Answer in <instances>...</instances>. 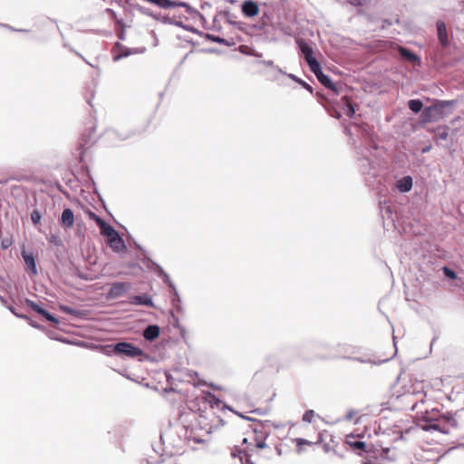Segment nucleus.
Here are the masks:
<instances>
[{"instance_id": "nucleus-1", "label": "nucleus", "mask_w": 464, "mask_h": 464, "mask_svg": "<svg viewBox=\"0 0 464 464\" xmlns=\"http://www.w3.org/2000/svg\"><path fill=\"white\" fill-rule=\"evenodd\" d=\"M456 104V100H434L432 104L425 107L420 114L419 124L424 126L427 123L442 120L452 112L453 107Z\"/></svg>"}, {"instance_id": "nucleus-2", "label": "nucleus", "mask_w": 464, "mask_h": 464, "mask_svg": "<svg viewBox=\"0 0 464 464\" xmlns=\"http://www.w3.org/2000/svg\"><path fill=\"white\" fill-rule=\"evenodd\" d=\"M450 416L451 412H440L438 409L426 411L422 415L420 428L424 431L437 430L443 434L449 433Z\"/></svg>"}, {"instance_id": "nucleus-3", "label": "nucleus", "mask_w": 464, "mask_h": 464, "mask_svg": "<svg viewBox=\"0 0 464 464\" xmlns=\"http://www.w3.org/2000/svg\"><path fill=\"white\" fill-rule=\"evenodd\" d=\"M365 152L357 160V168L362 176H363L366 182L379 176L381 171L380 160L376 157H369L371 153L370 149L366 148Z\"/></svg>"}, {"instance_id": "nucleus-4", "label": "nucleus", "mask_w": 464, "mask_h": 464, "mask_svg": "<svg viewBox=\"0 0 464 464\" xmlns=\"http://www.w3.org/2000/svg\"><path fill=\"white\" fill-rule=\"evenodd\" d=\"M256 445L252 448L246 447V449H241L237 446H235L231 450V457L234 459H238L241 464H256L252 459V452H254L255 449H265L266 447V439H258L255 437Z\"/></svg>"}, {"instance_id": "nucleus-5", "label": "nucleus", "mask_w": 464, "mask_h": 464, "mask_svg": "<svg viewBox=\"0 0 464 464\" xmlns=\"http://www.w3.org/2000/svg\"><path fill=\"white\" fill-rule=\"evenodd\" d=\"M115 352L117 356L121 357L136 358L138 356H142V358L140 359V362H143L149 358L148 355L143 353V351L140 348L128 342L116 343Z\"/></svg>"}, {"instance_id": "nucleus-6", "label": "nucleus", "mask_w": 464, "mask_h": 464, "mask_svg": "<svg viewBox=\"0 0 464 464\" xmlns=\"http://www.w3.org/2000/svg\"><path fill=\"white\" fill-rule=\"evenodd\" d=\"M457 434L464 439V408L450 416L449 433Z\"/></svg>"}, {"instance_id": "nucleus-7", "label": "nucleus", "mask_w": 464, "mask_h": 464, "mask_svg": "<svg viewBox=\"0 0 464 464\" xmlns=\"http://www.w3.org/2000/svg\"><path fill=\"white\" fill-rule=\"evenodd\" d=\"M162 9H173L176 7H184L188 14H192L195 10L186 2L179 0H144Z\"/></svg>"}, {"instance_id": "nucleus-8", "label": "nucleus", "mask_w": 464, "mask_h": 464, "mask_svg": "<svg viewBox=\"0 0 464 464\" xmlns=\"http://www.w3.org/2000/svg\"><path fill=\"white\" fill-rule=\"evenodd\" d=\"M131 289L130 282H114L111 284L110 290L106 293L107 300H114L124 296Z\"/></svg>"}, {"instance_id": "nucleus-9", "label": "nucleus", "mask_w": 464, "mask_h": 464, "mask_svg": "<svg viewBox=\"0 0 464 464\" xmlns=\"http://www.w3.org/2000/svg\"><path fill=\"white\" fill-rule=\"evenodd\" d=\"M238 416H240L242 419L254 421L255 424L252 428L256 437L258 439H266L269 436L270 433V422L268 420L262 421V420H256L255 419H252L250 417H246L241 413L236 412Z\"/></svg>"}, {"instance_id": "nucleus-10", "label": "nucleus", "mask_w": 464, "mask_h": 464, "mask_svg": "<svg viewBox=\"0 0 464 464\" xmlns=\"http://www.w3.org/2000/svg\"><path fill=\"white\" fill-rule=\"evenodd\" d=\"M145 50L146 49L144 47L131 49V48L126 47V46L122 45L121 44H120L119 42H117V43H115V44L113 46L112 60H113V62H118V61L121 60L122 58L128 57L130 54L142 53L145 52Z\"/></svg>"}, {"instance_id": "nucleus-11", "label": "nucleus", "mask_w": 464, "mask_h": 464, "mask_svg": "<svg viewBox=\"0 0 464 464\" xmlns=\"http://www.w3.org/2000/svg\"><path fill=\"white\" fill-rule=\"evenodd\" d=\"M437 36L440 45L443 48H448L450 45V36L444 22L437 21L436 23Z\"/></svg>"}, {"instance_id": "nucleus-12", "label": "nucleus", "mask_w": 464, "mask_h": 464, "mask_svg": "<svg viewBox=\"0 0 464 464\" xmlns=\"http://www.w3.org/2000/svg\"><path fill=\"white\" fill-rule=\"evenodd\" d=\"M396 50H397L400 57L403 61L412 63L413 64H418V65L420 64V56L417 55L415 53L411 52L410 49H408L404 46H401V45H397Z\"/></svg>"}, {"instance_id": "nucleus-13", "label": "nucleus", "mask_w": 464, "mask_h": 464, "mask_svg": "<svg viewBox=\"0 0 464 464\" xmlns=\"http://www.w3.org/2000/svg\"><path fill=\"white\" fill-rule=\"evenodd\" d=\"M241 11L246 17L252 18L258 14L259 6L256 1L246 0L241 4Z\"/></svg>"}, {"instance_id": "nucleus-14", "label": "nucleus", "mask_w": 464, "mask_h": 464, "mask_svg": "<svg viewBox=\"0 0 464 464\" xmlns=\"http://www.w3.org/2000/svg\"><path fill=\"white\" fill-rule=\"evenodd\" d=\"M90 130H91V132L88 134V136L86 134H83L84 143L80 144L79 147L76 149L75 158L80 163L83 162L84 152L86 150V148H85L86 144L88 142L95 141V139L92 136V132L95 131V126H92L90 128Z\"/></svg>"}, {"instance_id": "nucleus-15", "label": "nucleus", "mask_w": 464, "mask_h": 464, "mask_svg": "<svg viewBox=\"0 0 464 464\" xmlns=\"http://www.w3.org/2000/svg\"><path fill=\"white\" fill-rule=\"evenodd\" d=\"M74 220L73 211L69 208H64L60 218L61 226L64 228H72L74 225Z\"/></svg>"}, {"instance_id": "nucleus-16", "label": "nucleus", "mask_w": 464, "mask_h": 464, "mask_svg": "<svg viewBox=\"0 0 464 464\" xmlns=\"http://www.w3.org/2000/svg\"><path fill=\"white\" fill-rule=\"evenodd\" d=\"M108 244L115 252H120L126 249L124 240L118 232L108 238Z\"/></svg>"}, {"instance_id": "nucleus-17", "label": "nucleus", "mask_w": 464, "mask_h": 464, "mask_svg": "<svg viewBox=\"0 0 464 464\" xmlns=\"http://www.w3.org/2000/svg\"><path fill=\"white\" fill-rule=\"evenodd\" d=\"M130 304L133 305H145L149 307L153 306L152 298L148 294L133 295L130 297Z\"/></svg>"}, {"instance_id": "nucleus-18", "label": "nucleus", "mask_w": 464, "mask_h": 464, "mask_svg": "<svg viewBox=\"0 0 464 464\" xmlns=\"http://www.w3.org/2000/svg\"><path fill=\"white\" fill-rule=\"evenodd\" d=\"M160 329L157 324H149L142 332V336L145 340L152 342L160 335Z\"/></svg>"}, {"instance_id": "nucleus-19", "label": "nucleus", "mask_w": 464, "mask_h": 464, "mask_svg": "<svg viewBox=\"0 0 464 464\" xmlns=\"http://www.w3.org/2000/svg\"><path fill=\"white\" fill-rule=\"evenodd\" d=\"M296 44H297L302 54L304 55V60L314 57L313 47L305 40L297 39Z\"/></svg>"}, {"instance_id": "nucleus-20", "label": "nucleus", "mask_w": 464, "mask_h": 464, "mask_svg": "<svg viewBox=\"0 0 464 464\" xmlns=\"http://www.w3.org/2000/svg\"><path fill=\"white\" fill-rule=\"evenodd\" d=\"M59 310L62 311L63 313L72 315L74 318H77V319H83L87 316V311L74 309V308H72L65 304H60Z\"/></svg>"}, {"instance_id": "nucleus-21", "label": "nucleus", "mask_w": 464, "mask_h": 464, "mask_svg": "<svg viewBox=\"0 0 464 464\" xmlns=\"http://www.w3.org/2000/svg\"><path fill=\"white\" fill-rule=\"evenodd\" d=\"M22 256L24 260V263H25L28 270L33 275H36L38 272H37V267H36V261H35L34 255L32 253H27L24 250L22 252Z\"/></svg>"}, {"instance_id": "nucleus-22", "label": "nucleus", "mask_w": 464, "mask_h": 464, "mask_svg": "<svg viewBox=\"0 0 464 464\" xmlns=\"http://www.w3.org/2000/svg\"><path fill=\"white\" fill-rule=\"evenodd\" d=\"M396 188L401 193H407L412 188V178L404 176L397 181Z\"/></svg>"}, {"instance_id": "nucleus-23", "label": "nucleus", "mask_w": 464, "mask_h": 464, "mask_svg": "<svg viewBox=\"0 0 464 464\" xmlns=\"http://www.w3.org/2000/svg\"><path fill=\"white\" fill-rule=\"evenodd\" d=\"M315 76L322 85L334 91V92H337V88L335 84L333 82V81L327 74L324 73L323 71H321V73L319 72Z\"/></svg>"}, {"instance_id": "nucleus-24", "label": "nucleus", "mask_w": 464, "mask_h": 464, "mask_svg": "<svg viewBox=\"0 0 464 464\" xmlns=\"http://www.w3.org/2000/svg\"><path fill=\"white\" fill-rule=\"evenodd\" d=\"M97 226L100 228L101 234L103 237H106L107 238L111 237L117 232L114 229V227H111V225H109L104 219L102 221H101Z\"/></svg>"}, {"instance_id": "nucleus-25", "label": "nucleus", "mask_w": 464, "mask_h": 464, "mask_svg": "<svg viewBox=\"0 0 464 464\" xmlns=\"http://www.w3.org/2000/svg\"><path fill=\"white\" fill-rule=\"evenodd\" d=\"M436 140H446L449 137V128L447 126H438L431 130Z\"/></svg>"}, {"instance_id": "nucleus-26", "label": "nucleus", "mask_w": 464, "mask_h": 464, "mask_svg": "<svg viewBox=\"0 0 464 464\" xmlns=\"http://www.w3.org/2000/svg\"><path fill=\"white\" fill-rule=\"evenodd\" d=\"M206 38L210 42L218 43L219 44H223L227 47H230L235 44V43L232 41H228V40L222 38L218 35H214V34H207Z\"/></svg>"}, {"instance_id": "nucleus-27", "label": "nucleus", "mask_w": 464, "mask_h": 464, "mask_svg": "<svg viewBox=\"0 0 464 464\" xmlns=\"http://www.w3.org/2000/svg\"><path fill=\"white\" fill-rule=\"evenodd\" d=\"M105 135L108 139H111V140H114V139H117L119 140H125L129 138H130L131 136L134 135L133 132L131 133H129V134H124V135H121L120 134L117 130H108L106 132H105Z\"/></svg>"}, {"instance_id": "nucleus-28", "label": "nucleus", "mask_w": 464, "mask_h": 464, "mask_svg": "<svg viewBox=\"0 0 464 464\" xmlns=\"http://www.w3.org/2000/svg\"><path fill=\"white\" fill-rule=\"evenodd\" d=\"M310 71L314 74L321 73V71H323L322 66L318 60L315 57L310 58L305 60Z\"/></svg>"}, {"instance_id": "nucleus-29", "label": "nucleus", "mask_w": 464, "mask_h": 464, "mask_svg": "<svg viewBox=\"0 0 464 464\" xmlns=\"http://www.w3.org/2000/svg\"><path fill=\"white\" fill-rule=\"evenodd\" d=\"M408 108L413 112V113H419L423 111V103L420 99H412L408 102Z\"/></svg>"}, {"instance_id": "nucleus-30", "label": "nucleus", "mask_w": 464, "mask_h": 464, "mask_svg": "<svg viewBox=\"0 0 464 464\" xmlns=\"http://www.w3.org/2000/svg\"><path fill=\"white\" fill-rule=\"evenodd\" d=\"M346 359L357 361L362 363H370V364H382L388 361V359L381 360V361H375L371 358H365V357H352V356H345Z\"/></svg>"}, {"instance_id": "nucleus-31", "label": "nucleus", "mask_w": 464, "mask_h": 464, "mask_svg": "<svg viewBox=\"0 0 464 464\" xmlns=\"http://www.w3.org/2000/svg\"><path fill=\"white\" fill-rule=\"evenodd\" d=\"M285 75L294 82H295L296 83H298L299 85H301L303 88L307 90L309 92L313 93V87L306 82H304V80H302L301 78L297 77L293 73H286Z\"/></svg>"}, {"instance_id": "nucleus-32", "label": "nucleus", "mask_w": 464, "mask_h": 464, "mask_svg": "<svg viewBox=\"0 0 464 464\" xmlns=\"http://www.w3.org/2000/svg\"><path fill=\"white\" fill-rule=\"evenodd\" d=\"M147 266L150 268V269H152L159 277L161 278V276L166 274V272L164 271V269L159 265L157 264L156 262L149 259L148 261V265Z\"/></svg>"}, {"instance_id": "nucleus-33", "label": "nucleus", "mask_w": 464, "mask_h": 464, "mask_svg": "<svg viewBox=\"0 0 464 464\" xmlns=\"http://www.w3.org/2000/svg\"><path fill=\"white\" fill-rule=\"evenodd\" d=\"M101 353L107 356L117 355L115 352V343L101 345Z\"/></svg>"}, {"instance_id": "nucleus-34", "label": "nucleus", "mask_w": 464, "mask_h": 464, "mask_svg": "<svg viewBox=\"0 0 464 464\" xmlns=\"http://www.w3.org/2000/svg\"><path fill=\"white\" fill-rule=\"evenodd\" d=\"M38 314L50 323L55 324L59 323V320L44 308H43Z\"/></svg>"}, {"instance_id": "nucleus-35", "label": "nucleus", "mask_w": 464, "mask_h": 464, "mask_svg": "<svg viewBox=\"0 0 464 464\" xmlns=\"http://www.w3.org/2000/svg\"><path fill=\"white\" fill-rule=\"evenodd\" d=\"M348 443L354 450H361L365 451L366 443L364 441L354 440L353 441L348 440Z\"/></svg>"}, {"instance_id": "nucleus-36", "label": "nucleus", "mask_w": 464, "mask_h": 464, "mask_svg": "<svg viewBox=\"0 0 464 464\" xmlns=\"http://www.w3.org/2000/svg\"><path fill=\"white\" fill-rule=\"evenodd\" d=\"M170 295H171V303H172L173 306H175L177 309H179V305L181 302V299H180V296H179V294L177 288L170 291Z\"/></svg>"}, {"instance_id": "nucleus-37", "label": "nucleus", "mask_w": 464, "mask_h": 464, "mask_svg": "<svg viewBox=\"0 0 464 464\" xmlns=\"http://www.w3.org/2000/svg\"><path fill=\"white\" fill-rule=\"evenodd\" d=\"M344 112L349 118H353L355 115V108L352 102L347 101L344 105Z\"/></svg>"}, {"instance_id": "nucleus-38", "label": "nucleus", "mask_w": 464, "mask_h": 464, "mask_svg": "<svg viewBox=\"0 0 464 464\" xmlns=\"http://www.w3.org/2000/svg\"><path fill=\"white\" fill-rule=\"evenodd\" d=\"M362 464H383L381 459L373 455H367L362 460Z\"/></svg>"}, {"instance_id": "nucleus-39", "label": "nucleus", "mask_w": 464, "mask_h": 464, "mask_svg": "<svg viewBox=\"0 0 464 464\" xmlns=\"http://www.w3.org/2000/svg\"><path fill=\"white\" fill-rule=\"evenodd\" d=\"M47 240H48L49 243H51L52 245L56 246H60L63 245L62 239L56 234H50L47 237Z\"/></svg>"}, {"instance_id": "nucleus-40", "label": "nucleus", "mask_w": 464, "mask_h": 464, "mask_svg": "<svg viewBox=\"0 0 464 464\" xmlns=\"http://www.w3.org/2000/svg\"><path fill=\"white\" fill-rule=\"evenodd\" d=\"M31 221L34 225H38L42 218V214L38 209H34L30 214Z\"/></svg>"}, {"instance_id": "nucleus-41", "label": "nucleus", "mask_w": 464, "mask_h": 464, "mask_svg": "<svg viewBox=\"0 0 464 464\" xmlns=\"http://www.w3.org/2000/svg\"><path fill=\"white\" fill-rule=\"evenodd\" d=\"M24 303L26 304V305H28L33 311H34L37 314H39L40 311L43 309L42 306H40L38 304H36L34 301H33L31 299L25 298Z\"/></svg>"}, {"instance_id": "nucleus-42", "label": "nucleus", "mask_w": 464, "mask_h": 464, "mask_svg": "<svg viewBox=\"0 0 464 464\" xmlns=\"http://www.w3.org/2000/svg\"><path fill=\"white\" fill-rule=\"evenodd\" d=\"M130 5H132L133 8L136 9L137 11H139L140 14H146L148 16H153L152 12L149 8L141 6L138 4L132 5L130 3Z\"/></svg>"}, {"instance_id": "nucleus-43", "label": "nucleus", "mask_w": 464, "mask_h": 464, "mask_svg": "<svg viewBox=\"0 0 464 464\" xmlns=\"http://www.w3.org/2000/svg\"><path fill=\"white\" fill-rule=\"evenodd\" d=\"M161 279L163 283L169 287L170 291L176 288L174 283L171 281L169 276L167 273L161 276Z\"/></svg>"}, {"instance_id": "nucleus-44", "label": "nucleus", "mask_w": 464, "mask_h": 464, "mask_svg": "<svg viewBox=\"0 0 464 464\" xmlns=\"http://www.w3.org/2000/svg\"><path fill=\"white\" fill-rule=\"evenodd\" d=\"M314 417V411L313 410L306 411L303 415V420L308 423L313 421V418Z\"/></svg>"}, {"instance_id": "nucleus-45", "label": "nucleus", "mask_w": 464, "mask_h": 464, "mask_svg": "<svg viewBox=\"0 0 464 464\" xmlns=\"http://www.w3.org/2000/svg\"><path fill=\"white\" fill-rule=\"evenodd\" d=\"M443 273H444L445 276L450 278V279H456L457 278L456 272L453 271L452 269H450L448 266H444L443 267Z\"/></svg>"}, {"instance_id": "nucleus-46", "label": "nucleus", "mask_w": 464, "mask_h": 464, "mask_svg": "<svg viewBox=\"0 0 464 464\" xmlns=\"http://www.w3.org/2000/svg\"><path fill=\"white\" fill-rule=\"evenodd\" d=\"M371 0H347V2L353 6H362Z\"/></svg>"}, {"instance_id": "nucleus-47", "label": "nucleus", "mask_w": 464, "mask_h": 464, "mask_svg": "<svg viewBox=\"0 0 464 464\" xmlns=\"http://www.w3.org/2000/svg\"><path fill=\"white\" fill-rule=\"evenodd\" d=\"M172 433V430L170 429L167 430L165 432L160 434V441L165 444L166 440L169 439L170 435Z\"/></svg>"}, {"instance_id": "nucleus-48", "label": "nucleus", "mask_w": 464, "mask_h": 464, "mask_svg": "<svg viewBox=\"0 0 464 464\" xmlns=\"http://www.w3.org/2000/svg\"><path fill=\"white\" fill-rule=\"evenodd\" d=\"M89 218L90 219L93 220L96 223V225H98L101 221L103 220V218H102L100 216L92 211L89 212Z\"/></svg>"}, {"instance_id": "nucleus-49", "label": "nucleus", "mask_w": 464, "mask_h": 464, "mask_svg": "<svg viewBox=\"0 0 464 464\" xmlns=\"http://www.w3.org/2000/svg\"><path fill=\"white\" fill-rule=\"evenodd\" d=\"M265 64L267 66V67H272L276 70H277L280 73L282 74H286V72H285L282 69H280L278 66H275L274 64V62L272 60H269V61H266L265 62Z\"/></svg>"}, {"instance_id": "nucleus-50", "label": "nucleus", "mask_w": 464, "mask_h": 464, "mask_svg": "<svg viewBox=\"0 0 464 464\" xmlns=\"http://www.w3.org/2000/svg\"><path fill=\"white\" fill-rule=\"evenodd\" d=\"M355 414H356V411H354V410H350V411H347V413L345 414V416H344V420H345L346 421H351V420L353 419V417H354V415H355Z\"/></svg>"}, {"instance_id": "nucleus-51", "label": "nucleus", "mask_w": 464, "mask_h": 464, "mask_svg": "<svg viewBox=\"0 0 464 464\" xmlns=\"http://www.w3.org/2000/svg\"><path fill=\"white\" fill-rule=\"evenodd\" d=\"M12 245V241L9 238H4L1 242V246L3 249H7Z\"/></svg>"}, {"instance_id": "nucleus-52", "label": "nucleus", "mask_w": 464, "mask_h": 464, "mask_svg": "<svg viewBox=\"0 0 464 464\" xmlns=\"http://www.w3.org/2000/svg\"><path fill=\"white\" fill-rule=\"evenodd\" d=\"M63 46H64V47H66V48H68L71 52H73L74 53H76L79 57H81L83 61H85L89 65H91V66H92V67H93V65H92V63H88V62L84 59V57H83L81 53H79L78 52H76L72 47L68 46L66 44H63Z\"/></svg>"}, {"instance_id": "nucleus-53", "label": "nucleus", "mask_w": 464, "mask_h": 464, "mask_svg": "<svg viewBox=\"0 0 464 464\" xmlns=\"http://www.w3.org/2000/svg\"><path fill=\"white\" fill-rule=\"evenodd\" d=\"M28 324H29L32 327H34V328H35V329H42V328H43V327H42V325H40V324H37L36 322H34V321H33V320H31V319L28 321Z\"/></svg>"}, {"instance_id": "nucleus-54", "label": "nucleus", "mask_w": 464, "mask_h": 464, "mask_svg": "<svg viewBox=\"0 0 464 464\" xmlns=\"http://www.w3.org/2000/svg\"><path fill=\"white\" fill-rule=\"evenodd\" d=\"M1 27H4L11 32H17V28L12 26V25H9L7 24H1Z\"/></svg>"}, {"instance_id": "nucleus-55", "label": "nucleus", "mask_w": 464, "mask_h": 464, "mask_svg": "<svg viewBox=\"0 0 464 464\" xmlns=\"http://www.w3.org/2000/svg\"><path fill=\"white\" fill-rule=\"evenodd\" d=\"M78 276H79L81 279L85 280V281L92 280V277H90L88 275L83 274V273H80V274L78 275Z\"/></svg>"}, {"instance_id": "nucleus-56", "label": "nucleus", "mask_w": 464, "mask_h": 464, "mask_svg": "<svg viewBox=\"0 0 464 464\" xmlns=\"http://www.w3.org/2000/svg\"><path fill=\"white\" fill-rule=\"evenodd\" d=\"M303 444H309V441L304 439H297L296 440V445L299 447Z\"/></svg>"}, {"instance_id": "nucleus-57", "label": "nucleus", "mask_w": 464, "mask_h": 464, "mask_svg": "<svg viewBox=\"0 0 464 464\" xmlns=\"http://www.w3.org/2000/svg\"><path fill=\"white\" fill-rule=\"evenodd\" d=\"M16 317L21 318V319H24V320H26V321H29V320H30V318H29L27 315L23 314H16Z\"/></svg>"}, {"instance_id": "nucleus-58", "label": "nucleus", "mask_w": 464, "mask_h": 464, "mask_svg": "<svg viewBox=\"0 0 464 464\" xmlns=\"http://www.w3.org/2000/svg\"><path fill=\"white\" fill-rule=\"evenodd\" d=\"M212 399L218 407H219V405L222 403V401L219 399L216 398L214 395L212 396Z\"/></svg>"}, {"instance_id": "nucleus-59", "label": "nucleus", "mask_w": 464, "mask_h": 464, "mask_svg": "<svg viewBox=\"0 0 464 464\" xmlns=\"http://www.w3.org/2000/svg\"><path fill=\"white\" fill-rule=\"evenodd\" d=\"M145 462L146 464H161V459L157 461H149L148 459H146ZM141 464H143V462Z\"/></svg>"}, {"instance_id": "nucleus-60", "label": "nucleus", "mask_w": 464, "mask_h": 464, "mask_svg": "<svg viewBox=\"0 0 464 464\" xmlns=\"http://www.w3.org/2000/svg\"><path fill=\"white\" fill-rule=\"evenodd\" d=\"M333 117H334L335 119H340L342 117V114L335 111L334 113L332 114Z\"/></svg>"}, {"instance_id": "nucleus-61", "label": "nucleus", "mask_w": 464, "mask_h": 464, "mask_svg": "<svg viewBox=\"0 0 464 464\" xmlns=\"http://www.w3.org/2000/svg\"><path fill=\"white\" fill-rule=\"evenodd\" d=\"M8 310L15 316L18 314L13 306H8Z\"/></svg>"}, {"instance_id": "nucleus-62", "label": "nucleus", "mask_w": 464, "mask_h": 464, "mask_svg": "<svg viewBox=\"0 0 464 464\" xmlns=\"http://www.w3.org/2000/svg\"><path fill=\"white\" fill-rule=\"evenodd\" d=\"M30 30L28 29H23V28H17V33H28Z\"/></svg>"}, {"instance_id": "nucleus-63", "label": "nucleus", "mask_w": 464, "mask_h": 464, "mask_svg": "<svg viewBox=\"0 0 464 464\" xmlns=\"http://www.w3.org/2000/svg\"><path fill=\"white\" fill-rule=\"evenodd\" d=\"M193 440L196 442V443H204L205 440H202V439H196V438H193Z\"/></svg>"}, {"instance_id": "nucleus-64", "label": "nucleus", "mask_w": 464, "mask_h": 464, "mask_svg": "<svg viewBox=\"0 0 464 464\" xmlns=\"http://www.w3.org/2000/svg\"><path fill=\"white\" fill-rule=\"evenodd\" d=\"M119 38H120L121 40H124V39H125V34H124V31H123V30H122V31L121 32V34H119Z\"/></svg>"}]
</instances>
